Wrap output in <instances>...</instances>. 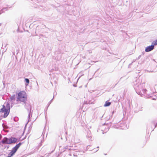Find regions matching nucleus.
<instances>
[{
	"instance_id": "nucleus-1",
	"label": "nucleus",
	"mask_w": 157,
	"mask_h": 157,
	"mask_svg": "<svg viewBox=\"0 0 157 157\" xmlns=\"http://www.w3.org/2000/svg\"><path fill=\"white\" fill-rule=\"evenodd\" d=\"M27 100V96L26 94V93L24 91H20L17 94V101H21L24 103L25 104V107L27 109L28 112L29 110H31V106L28 103L26 102Z\"/></svg>"
},
{
	"instance_id": "nucleus-2",
	"label": "nucleus",
	"mask_w": 157,
	"mask_h": 157,
	"mask_svg": "<svg viewBox=\"0 0 157 157\" xmlns=\"http://www.w3.org/2000/svg\"><path fill=\"white\" fill-rule=\"evenodd\" d=\"M141 85L139 83H136V85L135 84L134 88L137 93L140 95L141 96L143 97L145 94H146V92L147 90L146 89H141V91L139 89V87Z\"/></svg>"
},
{
	"instance_id": "nucleus-3",
	"label": "nucleus",
	"mask_w": 157,
	"mask_h": 157,
	"mask_svg": "<svg viewBox=\"0 0 157 157\" xmlns=\"http://www.w3.org/2000/svg\"><path fill=\"white\" fill-rule=\"evenodd\" d=\"M5 105H3L2 107L0 109V112L4 113L3 117L4 118L7 117L10 112V111L5 110Z\"/></svg>"
},
{
	"instance_id": "nucleus-4",
	"label": "nucleus",
	"mask_w": 157,
	"mask_h": 157,
	"mask_svg": "<svg viewBox=\"0 0 157 157\" xmlns=\"http://www.w3.org/2000/svg\"><path fill=\"white\" fill-rule=\"evenodd\" d=\"M83 153V151H80L79 150L74 149L72 153L74 156H77L78 155H82Z\"/></svg>"
},
{
	"instance_id": "nucleus-5",
	"label": "nucleus",
	"mask_w": 157,
	"mask_h": 157,
	"mask_svg": "<svg viewBox=\"0 0 157 157\" xmlns=\"http://www.w3.org/2000/svg\"><path fill=\"white\" fill-rule=\"evenodd\" d=\"M17 141V139L15 137H11L9 138V144L15 143Z\"/></svg>"
},
{
	"instance_id": "nucleus-6",
	"label": "nucleus",
	"mask_w": 157,
	"mask_h": 157,
	"mask_svg": "<svg viewBox=\"0 0 157 157\" xmlns=\"http://www.w3.org/2000/svg\"><path fill=\"white\" fill-rule=\"evenodd\" d=\"M154 48V46L153 44H151V45L147 46L146 47L145 49V51L146 52H150L153 50Z\"/></svg>"
},
{
	"instance_id": "nucleus-7",
	"label": "nucleus",
	"mask_w": 157,
	"mask_h": 157,
	"mask_svg": "<svg viewBox=\"0 0 157 157\" xmlns=\"http://www.w3.org/2000/svg\"><path fill=\"white\" fill-rule=\"evenodd\" d=\"M9 138H8L7 137H5L1 141V142L3 144H9Z\"/></svg>"
},
{
	"instance_id": "nucleus-8",
	"label": "nucleus",
	"mask_w": 157,
	"mask_h": 157,
	"mask_svg": "<svg viewBox=\"0 0 157 157\" xmlns=\"http://www.w3.org/2000/svg\"><path fill=\"white\" fill-rule=\"evenodd\" d=\"M28 112L29 113V115L28 116V120L27 123L25 124V128L26 127V125L27 124L28 122L31 121V119H30V118H31L32 116V113L31 112V110H29V112Z\"/></svg>"
},
{
	"instance_id": "nucleus-9",
	"label": "nucleus",
	"mask_w": 157,
	"mask_h": 157,
	"mask_svg": "<svg viewBox=\"0 0 157 157\" xmlns=\"http://www.w3.org/2000/svg\"><path fill=\"white\" fill-rule=\"evenodd\" d=\"M5 110L10 111V104L8 102L6 103V105L5 106Z\"/></svg>"
},
{
	"instance_id": "nucleus-10",
	"label": "nucleus",
	"mask_w": 157,
	"mask_h": 157,
	"mask_svg": "<svg viewBox=\"0 0 157 157\" xmlns=\"http://www.w3.org/2000/svg\"><path fill=\"white\" fill-rule=\"evenodd\" d=\"M15 154V153L14 152L11 151L8 154L7 157H12Z\"/></svg>"
},
{
	"instance_id": "nucleus-11",
	"label": "nucleus",
	"mask_w": 157,
	"mask_h": 157,
	"mask_svg": "<svg viewBox=\"0 0 157 157\" xmlns=\"http://www.w3.org/2000/svg\"><path fill=\"white\" fill-rule=\"evenodd\" d=\"M111 104V102H109L108 101H105V104L104 105V106L108 107Z\"/></svg>"
},
{
	"instance_id": "nucleus-12",
	"label": "nucleus",
	"mask_w": 157,
	"mask_h": 157,
	"mask_svg": "<svg viewBox=\"0 0 157 157\" xmlns=\"http://www.w3.org/2000/svg\"><path fill=\"white\" fill-rule=\"evenodd\" d=\"M21 144L22 143L20 142L18 144H16L14 147L17 150Z\"/></svg>"
},
{
	"instance_id": "nucleus-13",
	"label": "nucleus",
	"mask_w": 157,
	"mask_h": 157,
	"mask_svg": "<svg viewBox=\"0 0 157 157\" xmlns=\"http://www.w3.org/2000/svg\"><path fill=\"white\" fill-rule=\"evenodd\" d=\"M21 144L22 143L20 142L18 144H16L14 147L17 150Z\"/></svg>"
},
{
	"instance_id": "nucleus-14",
	"label": "nucleus",
	"mask_w": 157,
	"mask_h": 157,
	"mask_svg": "<svg viewBox=\"0 0 157 157\" xmlns=\"http://www.w3.org/2000/svg\"><path fill=\"white\" fill-rule=\"evenodd\" d=\"M86 136L88 138H91V132L89 130L87 132V134L86 135Z\"/></svg>"
},
{
	"instance_id": "nucleus-15",
	"label": "nucleus",
	"mask_w": 157,
	"mask_h": 157,
	"mask_svg": "<svg viewBox=\"0 0 157 157\" xmlns=\"http://www.w3.org/2000/svg\"><path fill=\"white\" fill-rule=\"evenodd\" d=\"M15 95L10 96V99L11 100H14L15 99Z\"/></svg>"
},
{
	"instance_id": "nucleus-16",
	"label": "nucleus",
	"mask_w": 157,
	"mask_h": 157,
	"mask_svg": "<svg viewBox=\"0 0 157 157\" xmlns=\"http://www.w3.org/2000/svg\"><path fill=\"white\" fill-rule=\"evenodd\" d=\"M25 81L27 83V84H25L26 86H27L29 83V80L28 78H25Z\"/></svg>"
},
{
	"instance_id": "nucleus-17",
	"label": "nucleus",
	"mask_w": 157,
	"mask_h": 157,
	"mask_svg": "<svg viewBox=\"0 0 157 157\" xmlns=\"http://www.w3.org/2000/svg\"><path fill=\"white\" fill-rule=\"evenodd\" d=\"M62 53V51L60 49H58V50L55 52L56 54H60Z\"/></svg>"
},
{
	"instance_id": "nucleus-18",
	"label": "nucleus",
	"mask_w": 157,
	"mask_h": 157,
	"mask_svg": "<svg viewBox=\"0 0 157 157\" xmlns=\"http://www.w3.org/2000/svg\"><path fill=\"white\" fill-rule=\"evenodd\" d=\"M152 44H153L154 46L155 45H157V39L153 41L152 43Z\"/></svg>"
},
{
	"instance_id": "nucleus-19",
	"label": "nucleus",
	"mask_w": 157,
	"mask_h": 157,
	"mask_svg": "<svg viewBox=\"0 0 157 157\" xmlns=\"http://www.w3.org/2000/svg\"><path fill=\"white\" fill-rule=\"evenodd\" d=\"M8 10V8L7 7L4 8L1 10L2 13H3L5 11L7 10Z\"/></svg>"
},
{
	"instance_id": "nucleus-20",
	"label": "nucleus",
	"mask_w": 157,
	"mask_h": 157,
	"mask_svg": "<svg viewBox=\"0 0 157 157\" xmlns=\"http://www.w3.org/2000/svg\"><path fill=\"white\" fill-rule=\"evenodd\" d=\"M11 151L15 153L17 150L14 147H13L12 148Z\"/></svg>"
},
{
	"instance_id": "nucleus-21",
	"label": "nucleus",
	"mask_w": 157,
	"mask_h": 157,
	"mask_svg": "<svg viewBox=\"0 0 157 157\" xmlns=\"http://www.w3.org/2000/svg\"><path fill=\"white\" fill-rule=\"evenodd\" d=\"M13 119L14 121H17L18 120V118L17 117H15Z\"/></svg>"
},
{
	"instance_id": "nucleus-22",
	"label": "nucleus",
	"mask_w": 157,
	"mask_h": 157,
	"mask_svg": "<svg viewBox=\"0 0 157 157\" xmlns=\"http://www.w3.org/2000/svg\"><path fill=\"white\" fill-rule=\"evenodd\" d=\"M53 98L52 99H51L50 101L49 102V103H48V107L49 106V105L51 104V103L52 102V100L53 99Z\"/></svg>"
},
{
	"instance_id": "nucleus-23",
	"label": "nucleus",
	"mask_w": 157,
	"mask_h": 157,
	"mask_svg": "<svg viewBox=\"0 0 157 157\" xmlns=\"http://www.w3.org/2000/svg\"><path fill=\"white\" fill-rule=\"evenodd\" d=\"M68 146H66L65 147H64V149H65V150H64V151H65V150L66 149H67V148H68Z\"/></svg>"
},
{
	"instance_id": "nucleus-24",
	"label": "nucleus",
	"mask_w": 157,
	"mask_h": 157,
	"mask_svg": "<svg viewBox=\"0 0 157 157\" xmlns=\"http://www.w3.org/2000/svg\"><path fill=\"white\" fill-rule=\"evenodd\" d=\"M17 33H19V32H23V31H20V30H17Z\"/></svg>"
},
{
	"instance_id": "nucleus-25",
	"label": "nucleus",
	"mask_w": 157,
	"mask_h": 157,
	"mask_svg": "<svg viewBox=\"0 0 157 157\" xmlns=\"http://www.w3.org/2000/svg\"><path fill=\"white\" fill-rule=\"evenodd\" d=\"M141 55L139 56L137 58V59L138 60L139 59L141 58Z\"/></svg>"
},
{
	"instance_id": "nucleus-26",
	"label": "nucleus",
	"mask_w": 157,
	"mask_h": 157,
	"mask_svg": "<svg viewBox=\"0 0 157 157\" xmlns=\"http://www.w3.org/2000/svg\"><path fill=\"white\" fill-rule=\"evenodd\" d=\"M88 103H88L87 101H84V104H88Z\"/></svg>"
},
{
	"instance_id": "nucleus-27",
	"label": "nucleus",
	"mask_w": 157,
	"mask_h": 157,
	"mask_svg": "<svg viewBox=\"0 0 157 157\" xmlns=\"http://www.w3.org/2000/svg\"><path fill=\"white\" fill-rule=\"evenodd\" d=\"M49 155V154H45V156H46V157H47V156H48Z\"/></svg>"
},
{
	"instance_id": "nucleus-28",
	"label": "nucleus",
	"mask_w": 157,
	"mask_h": 157,
	"mask_svg": "<svg viewBox=\"0 0 157 157\" xmlns=\"http://www.w3.org/2000/svg\"><path fill=\"white\" fill-rule=\"evenodd\" d=\"M156 127H157V123L155 125V128Z\"/></svg>"
},
{
	"instance_id": "nucleus-29",
	"label": "nucleus",
	"mask_w": 157,
	"mask_h": 157,
	"mask_svg": "<svg viewBox=\"0 0 157 157\" xmlns=\"http://www.w3.org/2000/svg\"><path fill=\"white\" fill-rule=\"evenodd\" d=\"M2 138V136L1 134H0V140Z\"/></svg>"
},
{
	"instance_id": "nucleus-30",
	"label": "nucleus",
	"mask_w": 157,
	"mask_h": 157,
	"mask_svg": "<svg viewBox=\"0 0 157 157\" xmlns=\"http://www.w3.org/2000/svg\"><path fill=\"white\" fill-rule=\"evenodd\" d=\"M2 143H0V146H3V145H2Z\"/></svg>"
},
{
	"instance_id": "nucleus-31",
	"label": "nucleus",
	"mask_w": 157,
	"mask_h": 157,
	"mask_svg": "<svg viewBox=\"0 0 157 157\" xmlns=\"http://www.w3.org/2000/svg\"><path fill=\"white\" fill-rule=\"evenodd\" d=\"M89 53H91V52L90 51H89Z\"/></svg>"
},
{
	"instance_id": "nucleus-32",
	"label": "nucleus",
	"mask_w": 157,
	"mask_h": 157,
	"mask_svg": "<svg viewBox=\"0 0 157 157\" xmlns=\"http://www.w3.org/2000/svg\"><path fill=\"white\" fill-rule=\"evenodd\" d=\"M113 111L112 113V115H113Z\"/></svg>"
},
{
	"instance_id": "nucleus-33",
	"label": "nucleus",
	"mask_w": 157,
	"mask_h": 157,
	"mask_svg": "<svg viewBox=\"0 0 157 157\" xmlns=\"http://www.w3.org/2000/svg\"><path fill=\"white\" fill-rule=\"evenodd\" d=\"M112 115H111V116H110L109 118H110V117H112Z\"/></svg>"
},
{
	"instance_id": "nucleus-34",
	"label": "nucleus",
	"mask_w": 157,
	"mask_h": 157,
	"mask_svg": "<svg viewBox=\"0 0 157 157\" xmlns=\"http://www.w3.org/2000/svg\"><path fill=\"white\" fill-rule=\"evenodd\" d=\"M99 148V147H97V148Z\"/></svg>"
},
{
	"instance_id": "nucleus-35",
	"label": "nucleus",
	"mask_w": 157,
	"mask_h": 157,
	"mask_svg": "<svg viewBox=\"0 0 157 157\" xmlns=\"http://www.w3.org/2000/svg\"><path fill=\"white\" fill-rule=\"evenodd\" d=\"M1 119H2V118H1L0 117V121H1Z\"/></svg>"
},
{
	"instance_id": "nucleus-36",
	"label": "nucleus",
	"mask_w": 157,
	"mask_h": 157,
	"mask_svg": "<svg viewBox=\"0 0 157 157\" xmlns=\"http://www.w3.org/2000/svg\"><path fill=\"white\" fill-rule=\"evenodd\" d=\"M27 31V32H28V30H26Z\"/></svg>"
},
{
	"instance_id": "nucleus-37",
	"label": "nucleus",
	"mask_w": 157,
	"mask_h": 157,
	"mask_svg": "<svg viewBox=\"0 0 157 157\" xmlns=\"http://www.w3.org/2000/svg\"><path fill=\"white\" fill-rule=\"evenodd\" d=\"M8 148H9V147H8L7 148L8 149Z\"/></svg>"
},
{
	"instance_id": "nucleus-38",
	"label": "nucleus",
	"mask_w": 157,
	"mask_h": 157,
	"mask_svg": "<svg viewBox=\"0 0 157 157\" xmlns=\"http://www.w3.org/2000/svg\"><path fill=\"white\" fill-rule=\"evenodd\" d=\"M98 150H97L96 151H98Z\"/></svg>"
}]
</instances>
